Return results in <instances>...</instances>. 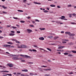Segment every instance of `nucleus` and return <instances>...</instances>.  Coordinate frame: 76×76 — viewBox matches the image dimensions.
Segmentation results:
<instances>
[{"label": "nucleus", "instance_id": "1", "mask_svg": "<svg viewBox=\"0 0 76 76\" xmlns=\"http://www.w3.org/2000/svg\"><path fill=\"white\" fill-rule=\"evenodd\" d=\"M27 46L25 45H21L20 46H18V48H26Z\"/></svg>", "mask_w": 76, "mask_h": 76}, {"label": "nucleus", "instance_id": "2", "mask_svg": "<svg viewBox=\"0 0 76 76\" xmlns=\"http://www.w3.org/2000/svg\"><path fill=\"white\" fill-rule=\"evenodd\" d=\"M20 56L21 57H25V58H31V56H28L26 55H20Z\"/></svg>", "mask_w": 76, "mask_h": 76}, {"label": "nucleus", "instance_id": "3", "mask_svg": "<svg viewBox=\"0 0 76 76\" xmlns=\"http://www.w3.org/2000/svg\"><path fill=\"white\" fill-rule=\"evenodd\" d=\"M65 34H68L70 36H74L75 35V34H71L70 32H65Z\"/></svg>", "mask_w": 76, "mask_h": 76}, {"label": "nucleus", "instance_id": "4", "mask_svg": "<svg viewBox=\"0 0 76 76\" xmlns=\"http://www.w3.org/2000/svg\"><path fill=\"white\" fill-rule=\"evenodd\" d=\"M10 46H11V45H2L3 47H10Z\"/></svg>", "mask_w": 76, "mask_h": 76}, {"label": "nucleus", "instance_id": "5", "mask_svg": "<svg viewBox=\"0 0 76 76\" xmlns=\"http://www.w3.org/2000/svg\"><path fill=\"white\" fill-rule=\"evenodd\" d=\"M13 60H19V58L18 57H14L12 58Z\"/></svg>", "mask_w": 76, "mask_h": 76}, {"label": "nucleus", "instance_id": "6", "mask_svg": "<svg viewBox=\"0 0 76 76\" xmlns=\"http://www.w3.org/2000/svg\"><path fill=\"white\" fill-rule=\"evenodd\" d=\"M44 71H50L51 70V69H43Z\"/></svg>", "mask_w": 76, "mask_h": 76}, {"label": "nucleus", "instance_id": "7", "mask_svg": "<svg viewBox=\"0 0 76 76\" xmlns=\"http://www.w3.org/2000/svg\"><path fill=\"white\" fill-rule=\"evenodd\" d=\"M27 32L29 34H30L31 32H32V30L30 29H27Z\"/></svg>", "mask_w": 76, "mask_h": 76}, {"label": "nucleus", "instance_id": "8", "mask_svg": "<svg viewBox=\"0 0 76 76\" xmlns=\"http://www.w3.org/2000/svg\"><path fill=\"white\" fill-rule=\"evenodd\" d=\"M64 47H65L64 46H60L58 47V49H61V48H63Z\"/></svg>", "mask_w": 76, "mask_h": 76}, {"label": "nucleus", "instance_id": "9", "mask_svg": "<svg viewBox=\"0 0 76 76\" xmlns=\"http://www.w3.org/2000/svg\"><path fill=\"white\" fill-rule=\"evenodd\" d=\"M7 65H8V66H9L10 67H13V65L12 64H7Z\"/></svg>", "mask_w": 76, "mask_h": 76}, {"label": "nucleus", "instance_id": "10", "mask_svg": "<svg viewBox=\"0 0 76 76\" xmlns=\"http://www.w3.org/2000/svg\"><path fill=\"white\" fill-rule=\"evenodd\" d=\"M39 39L40 40H44V38L42 37L39 38Z\"/></svg>", "mask_w": 76, "mask_h": 76}, {"label": "nucleus", "instance_id": "11", "mask_svg": "<svg viewBox=\"0 0 76 76\" xmlns=\"http://www.w3.org/2000/svg\"><path fill=\"white\" fill-rule=\"evenodd\" d=\"M64 18H65V17L64 16H61V18H59V19H64Z\"/></svg>", "mask_w": 76, "mask_h": 76}, {"label": "nucleus", "instance_id": "12", "mask_svg": "<svg viewBox=\"0 0 76 76\" xmlns=\"http://www.w3.org/2000/svg\"><path fill=\"white\" fill-rule=\"evenodd\" d=\"M13 57H19V55H12Z\"/></svg>", "mask_w": 76, "mask_h": 76}, {"label": "nucleus", "instance_id": "13", "mask_svg": "<svg viewBox=\"0 0 76 76\" xmlns=\"http://www.w3.org/2000/svg\"><path fill=\"white\" fill-rule=\"evenodd\" d=\"M28 70L26 69H23V70H22V72H28Z\"/></svg>", "mask_w": 76, "mask_h": 76}, {"label": "nucleus", "instance_id": "14", "mask_svg": "<svg viewBox=\"0 0 76 76\" xmlns=\"http://www.w3.org/2000/svg\"><path fill=\"white\" fill-rule=\"evenodd\" d=\"M69 15H70V16H72V15H73V16H76V15L75 13H73L72 14H69Z\"/></svg>", "mask_w": 76, "mask_h": 76}, {"label": "nucleus", "instance_id": "15", "mask_svg": "<svg viewBox=\"0 0 76 76\" xmlns=\"http://www.w3.org/2000/svg\"><path fill=\"white\" fill-rule=\"evenodd\" d=\"M40 50H43V52H45V53H46L47 52V51L45 50H44L42 48H39Z\"/></svg>", "mask_w": 76, "mask_h": 76}, {"label": "nucleus", "instance_id": "16", "mask_svg": "<svg viewBox=\"0 0 76 76\" xmlns=\"http://www.w3.org/2000/svg\"><path fill=\"white\" fill-rule=\"evenodd\" d=\"M34 4H41V3H37V2H34Z\"/></svg>", "mask_w": 76, "mask_h": 76}, {"label": "nucleus", "instance_id": "17", "mask_svg": "<svg viewBox=\"0 0 76 76\" xmlns=\"http://www.w3.org/2000/svg\"><path fill=\"white\" fill-rule=\"evenodd\" d=\"M48 38H50V39H52L53 38V37L51 36H48Z\"/></svg>", "mask_w": 76, "mask_h": 76}, {"label": "nucleus", "instance_id": "18", "mask_svg": "<svg viewBox=\"0 0 76 76\" xmlns=\"http://www.w3.org/2000/svg\"><path fill=\"white\" fill-rule=\"evenodd\" d=\"M7 44H10V45L13 44V43H12L11 42H7Z\"/></svg>", "mask_w": 76, "mask_h": 76}, {"label": "nucleus", "instance_id": "19", "mask_svg": "<svg viewBox=\"0 0 76 76\" xmlns=\"http://www.w3.org/2000/svg\"><path fill=\"white\" fill-rule=\"evenodd\" d=\"M15 35V34H12V33H11L10 34V36H14V35Z\"/></svg>", "mask_w": 76, "mask_h": 76}, {"label": "nucleus", "instance_id": "20", "mask_svg": "<svg viewBox=\"0 0 76 76\" xmlns=\"http://www.w3.org/2000/svg\"><path fill=\"white\" fill-rule=\"evenodd\" d=\"M58 37H55L54 38V39H58Z\"/></svg>", "mask_w": 76, "mask_h": 76}, {"label": "nucleus", "instance_id": "21", "mask_svg": "<svg viewBox=\"0 0 76 76\" xmlns=\"http://www.w3.org/2000/svg\"><path fill=\"white\" fill-rule=\"evenodd\" d=\"M2 7H3V9H7V7H5L4 6H1Z\"/></svg>", "mask_w": 76, "mask_h": 76}, {"label": "nucleus", "instance_id": "22", "mask_svg": "<svg viewBox=\"0 0 76 76\" xmlns=\"http://www.w3.org/2000/svg\"><path fill=\"white\" fill-rule=\"evenodd\" d=\"M1 72H9V71H1Z\"/></svg>", "mask_w": 76, "mask_h": 76}, {"label": "nucleus", "instance_id": "23", "mask_svg": "<svg viewBox=\"0 0 76 76\" xmlns=\"http://www.w3.org/2000/svg\"><path fill=\"white\" fill-rule=\"evenodd\" d=\"M47 66H41V67H44V68H45V67H47Z\"/></svg>", "mask_w": 76, "mask_h": 76}, {"label": "nucleus", "instance_id": "24", "mask_svg": "<svg viewBox=\"0 0 76 76\" xmlns=\"http://www.w3.org/2000/svg\"><path fill=\"white\" fill-rule=\"evenodd\" d=\"M50 6L51 7H56V5H54L52 4V5H50Z\"/></svg>", "mask_w": 76, "mask_h": 76}, {"label": "nucleus", "instance_id": "25", "mask_svg": "<svg viewBox=\"0 0 76 76\" xmlns=\"http://www.w3.org/2000/svg\"><path fill=\"white\" fill-rule=\"evenodd\" d=\"M11 28H13V29H16V28H17L16 27L13 26L11 27Z\"/></svg>", "mask_w": 76, "mask_h": 76}, {"label": "nucleus", "instance_id": "26", "mask_svg": "<svg viewBox=\"0 0 76 76\" xmlns=\"http://www.w3.org/2000/svg\"><path fill=\"white\" fill-rule=\"evenodd\" d=\"M3 14H7V12L4 11H3Z\"/></svg>", "mask_w": 76, "mask_h": 76}, {"label": "nucleus", "instance_id": "27", "mask_svg": "<svg viewBox=\"0 0 76 76\" xmlns=\"http://www.w3.org/2000/svg\"><path fill=\"white\" fill-rule=\"evenodd\" d=\"M18 12H23V11H22V10H18Z\"/></svg>", "mask_w": 76, "mask_h": 76}, {"label": "nucleus", "instance_id": "28", "mask_svg": "<svg viewBox=\"0 0 76 76\" xmlns=\"http://www.w3.org/2000/svg\"><path fill=\"white\" fill-rule=\"evenodd\" d=\"M47 49L48 50L50 51H51V50L49 48H47Z\"/></svg>", "mask_w": 76, "mask_h": 76}, {"label": "nucleus", "instance_id": "29", "mask_svg": "<svg viewBox=\"0 0 76 76\" xmlns=\"http://www.w3.org/2000/svg\"><path fill=\"white\" fill-rule=\"evenodd\" d=\"M44 12V13H47L48 12V11L47 10H45L43 11Z\"/></svg>", "mask_w": 76, "mask_h": 76}, {"label": "nucleus", "instance_id": "30", "mask_svg": "<svg viewBox=\"0 0 76 76\" xmlns=\"http://www.w3.org/2000/svg\"><path fill=\"white\" fill-rule=\"evenodd\" d=\"M72 52L73 53H76V51L75 50H73L72 51Z\"/></svg>", "mask_w": 76, "mask_h": 76}, {"label": "nucleus", "instance_id": "31", "mask_svg": "<svg viewBox=\"0 0 76 76\" xmlns=\"http://www.w3.org/2000/svg\"><path fill=\"white\" fill-rule=\"evenodd\" d=\"M7 75L8 76H12V75L11 74H7Z\"/></svg>", "mask_w": 76, "mask_h": 76}, {"label": "nucleus", "instance_id": "32", "mask_svg": "<svg viewBox=\"0 0 76 76\" xmlns=\"http://www.w3.org/2000/svg\"><path fill=\"white\" fill-rule=\"evenodd\" d=\"M71 6H72V5H71V4L68 5V6H67V7H71Z\"/></svg>", "mask_w": 76, "mask_h": 76}, {"label": "nucleus", "instance_id": "33", "mask_svg": "<svg viewBox=\"0 0 76 76\" xmlns=\"http://www.w3.org/2000/svg\"><path fill=\"white\" fill-rule=\"evenodd\" d=\"M40 29L41 31H42V30H45V28H40Z\"/></svg>", "mask_w": 76, "mask_h": 76}, {"label": "nucleus", "instance_id": "34", "mask_svg": "<svg viewBox=\"0 0 76 76\" xmlns=\"http://www.w3.org/2000/svg\"><path fill=\"white\" fill-rule=\"evenodd\" d=\"M71 24H72L73 25H76V23H71Z\"/></svg>", "mask_w": 76, "mask_h": 76}, {"label": "nucleus", "instance_id": "35", "mask_svg": "<svg viewBox=\"0 0 76 76\" xmlns=\"http://www.w3.org/2000/svg\"><path fill=\"white\" fill-rule=\"evenodd\" d=\"M28 64H33V62H28Z\"/></svg>", "mask_w": 76, "mask_h": 76}, {"label": "nucleus", "instance_id": "36", "mask_svg": "<svg viewBox=\"0 0 76 76\" xmlns=\"http://www.w3.org/2000/svg\"><path fill=\"white\" fill-rule=\"evenodd\" d=\"M20 22H21V23H25V21H20Z\"/></svg>", "mask_w": 76, "mask_h": 76}, {"label": "nucleus", "instance_id": "37", "mask_svg": "<svg viewBox=\"0 0 76 76\" xmlns=\"http://www.w3.org/2000/svg\"><path fill=\"white\" fill-rule=\"evenodd\" d=\"M12 41H16V39H12Z\"/></svg>", "mask_w": 76, "mask_h": 76}, {"label": "nucleus", "instance_id": "38", "mask_svg": "<svg viewBox=\"0 0 76 76\" xmlns=\"http://www.w3.org/2000/svg\"><path fill=\"white\" fill-rule=\"evenodd\" d=\"M16 42L17 43H19V44H20V42H19V41H16Z\"/></svg>", "mask_w": 76, "mask_h": 76}, {"label": "nucleus", "instance_id": "39", "mask_svg": "<svg viewBox=\"0 0 76 76\" xmlns=\"http://www.w3.org/2000/svg\"><path fill=\"white\" fill-rule=\"evenodd\" d=\"M63 41H69V40L67 39H64Z\"/></svg>", "mask_w": 76, "mask_h": 76}, {"label": "nucleus", "instance_id": "40", "mask_svg": "<svg viewBox=\"0 0 76 76\" xmlns=\"http://www.w3.org/2000/svg\"><path fill=\"white\" fill-rule=\"evenodd\" d=\"M34 47H36V48H37V45H34Z\"/></svg>", "mask_w": 76, "mask_h": 76}, {"label": "nucleus", "instance_id": "41", "mask_svg": "<svg viewBox=\"0 0 76 76\" xmlns=\"http://www.w3.org/2000/svg\"><path fill=\"white\" fill-rule=\"evenodd\" d=\"M64 55H68V53H64Z\"/></svg>", "mask_w": 76, "mask_h": 76}, {"label": "nucleus", "instance_id": "42", "mask_svg": "<svg viewBox=\"0 0 76 76\" xmlns=\"http://www.w3.org/2000/svg\"><path fill=\"white\" fill-rule=\"evenodd\" d=\"M21 76H26V75H24V74H21Z\"/></svg>", "mask_w": 76, "mask_h": 76}, {"label": "nucleus", "instance_id": "43", "mask_svg": "<svg viewBox=\"0 0 76 76\" xmlns=\"http://www.w3.org/2000/svg\"><path fill=\"white\" fill-rule=\"evenodd\" d=\"M30 75H34V74L33 73H30Z\"/></svg>", "mask_w": 76, "mask_h": 76}, {"label": "nucleus", "instance_id": "44", "mask_svg": "<svg viewBox=\"0 0 76 76\" xmlns=\"http://www.w3.org/2000/svg\"><path fill=\"white\" fill-rule=\"evenodd\" d=\"M11 32H12V33L13 34H14V33H15V31H11Z\"/></svg>", "mask_w": 76, "mask_h": 76}, {"label": "nucleus", "instance_id": "45", "mask_svg": "<svg viewBox=\"0 0 76 76\" xmlns=\"http://www.w3.org/2000/svg\"><path fill=\"white\" fill-rule=\"evenodd\" d=\"M17 33H18V34H20V31H17Z\"/></svg>", "mask_w": 76, "mask_h": 76}, {"label": "nucleus", "instance_id": "46", "mask_svg": "<svg viewBox=\"0 0 76 76\" xmlns=\"http://www.w3.org/2000/svg\"><path fill=\"white\" fill-rule=\"evenodd\" d=\"M36 22H39V20H35Z\"/></svg>", "mask_w": 76, "mask_h": 76}, {"label": "nucleus", "instance_id": "47", "mask_svg": "<svg viewBox=\"0 0 76 76\" xmlns=\"http://www.w3.org/2000/svg\"><path fill=\"white\" fill-rule=\"evenodd\" d=\"M26 0H23V3H26Z\"/></svg>", "mask_w": 76, "mask_h": 76}, {"label": "nucleus", "instance_id": "48", "mask_svg": "<svg viewBox=\"0 0 76 76\" xmlns=\"http://www.w3.org/2000/svg\"><path fill=\"white\" fill-rule=\"evenodd\" d=\"M13 18H14V19H18V18L14 17Z\"/></svg>", "mask_w": 76, "mask_h": 76}, {"label": "nucleus", "instance_id": "49", "mask_svg": "<svg viewBox=\"0 0 76 76\" xmlns=\"http://www.w3.org/2000/svg\"><path fill=\"white\" fill-rule=\"evenodd\" d=\"M33 51H37V50H35V49H33Z\"/></svg>", "mask_w": 76, "mask_h": 76}, {"label": "nucleus", "instance_id": "50", "mask_svg": "<svg viewBox=\"0 0 76 76\" xmlns=\"http://www.w3.org/2000/svg\"><path fill=\"white\" fill-rule=\"evenodd\" d=\"M31 18V17L29 16L27 17V18L28 19H29Z\"/></svg>", "mask_w": 76, "mask_h": 76}, {"label": "nucleus", "instance_id": "51", "mask_svg": "<svg viewBox=\"0 0 76 76\" xmlns=\"http://www.w3.org/2000/svg\"><path fill=\"white\" fill-rule=\"evenodd\" d=\"M62 43H66V42L64 41L62 42Z\"/></svg>", "mask_w": 76, "mask_h": 76}, {"label": "nucleus", "instance_id": "52", "mask_svg": "<svg viewBox=\"0 0 76 76\" xmlns=\"http://www.w3.org/2000/svg\"><path fill=\"white\" fill-rule=\"evenodd\" d=\"M10 27V26L8 25V26H7V28H9V27Z\"/></svg>", "mask_w": 76, "mask_h": 76}, {"label": "nucleus", "instance_id": "53", "mask_svg": "<svg viewBox=\"0 0 76 76\" xmlns=\"http://www.w3.org/2000/svg\"><path fill=\"white\" fill-rule=\"evenodd\" d=\"M2 38H3V37H0V39H2Z\"/></svg>", "mask_w": 76, "mask_h": 76}, {"label": "nucleus", "instance_id": "54", "mask_svg": "<svg viewBox=\"0 0 76 76\" xmlns=\"http://www.w3.org/2000/svg\"><path fill=\"white\" fill-rule=\"evenodd\" d=\"M64 31H61V34H64Z\"/></svg>", "mask_w": 76, "mask_h": 76}, {"label": "nucleus", "instance_id": "55", "mask_svg": "<svg viewBox=\"0 0 76 76\" xmlns=\"http://www.w3.org/2000/svg\"><path fill=\"white\" fill-rule=\"evenodd\" d=\"M17 74H18V75H20V74H21V73L18 72Z\"/></svg>", "mask_w": 76, "mask_h": 76}, {"label": "nucleus", "instance_id": "56", "mask_svg": "<svg viewBox=\"0 0 76 76\" xmlns=\"http://www.w3.org/2000/svg\"><path fill=\"white\" fill-rule=\"evenodd\" d=\"M63 20H67V19H66V18H64Z\"/></svg>", "mask_w": 76, "mask_h": 76}, {"label": "nucleus", "instance_id": "57", "mask_svg": "<svg viewBox=\"0 0 76 76\" xmlns=\"http://www.w3.org/2000/svg\"><path fill=\"white\" fill-rule=\"evenodd\" d=\"M0 29H3V27L0 26Z\"/></svg>", "mask_w": 76, "mask_h": 76}, {"label": "nucleus", "instance_id": "58", "mask_svg": "<svg viewBox=\"0 0 76 76\" xmlns=\"http://www.w3.org/2000/svg\"><path fill=\"white\" fill-rule=\"evenodd\" d=\"M30 26L31 27H34V25H31Z\"/></svg>", "mask_w": 76, "mask_h": 76}, {"label": "nucleus", "instance_id": "59", "mask_svg": "<svg viewBox=\"0 0 76 76\" xmlns=\"http://www.w3.org/2000/svg\"><path fill=\"white\" fill-rule=\"evenodd\" d=\"M29 50L30 51H32V49H29Z\"/></svg>", "mask_w": 76, "mask_h": 76}, {"label": "nucleus", "instance_id": "60", "mask_svg": "<svg viewBox=\"0 0 76 76\" xmlns=\"http://www.w3.org/2000/svg\"><path fill=\"white\" fill-rule=\"evenodd\" d=\"M57 7H58V8H60V7L59 6H57Z\"/></svg>", "mask_w": 76, "mask_h": 76}, {"label": "nucleus", "instance_id": "61", "mask_svg": "<svg viewBox=\"0 0 76 76\" xmlns=\"http://www.w3.org/2000/svg\"><path fill=\"white\" fill-rule=\"evenodd\" d=\"M57 51H61V50H57Z\"/></svg>", "mask_w": 76, "mask_h": 76}, {"label": "nucleus", "instance_id": "62", "mask_svg": "<svg viewBox=\"0 0 76 76\" xmlns=\"http://www.w3.org/2000/svg\"><path fill=\"white\" fill-rule=\"evenodd\" d=\"M21 61L22 62H24V61H25V60H21Z\"/></svg>", "mask_w": 76, "mask_h": 76}, {"label": "nucleus", "instance_id": "63", "mask_svg": "<svg viewBox=\"0 0 76 76\" xmlns=\"http://www.w3.org/2000/svg\"><path fill=\"white\" fill-rule=\"evenodd\" d=\"M72 56V55L71 54H69V55H68L69 56Z\"/></svg>", "mask_w": 76, "mask_h": 76}, {"label": "nucleus", "instance_id": "64", "mask_svg": "<svg viewBox=\"0 0 76 76\" xmlns=\"http://www.w3.org/2000/svg\"><path fill=\"white\" fill-rule=\"evenodd\" d=\"M45 76H48L49 75H45Z\"/></svg>", "mask_w": 76, "mask_h": 76}]
</instances>
